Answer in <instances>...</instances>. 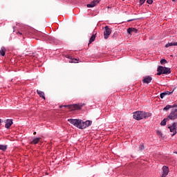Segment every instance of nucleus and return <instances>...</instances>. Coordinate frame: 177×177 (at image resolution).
Instances as JSON below:
<instances>
[{
  "label": "nucleus",
  "instance_id": "f257e3e1",
  "mask_svg": "<svg viewBox=\"0 0 177 177\" xmlns=\"http://www.w3.org/2000/svg\"><path fill=\"white\" fill-rule=\"evenodd\" d=\"M68 121L72 124V125H74V127L79 128V129H85V128H88V127L92 125V121L91 120L83 122L82 120L78 119H68Z\"/></svg>",
  "mask_w": 177,
  "mask_h": 177
},
{
  "label": "nucleus",
  "instance_id": "f03ea898",
  "mask_svg": "<svg viewBox=\"0 0 177 177\" xmlns=\"http://www.w3.org/2000/svg\"><path fill=\"white\" fill-rule=\"evenodd\" d=\"M133 117L134 120H137V121H140V120H143V118H145V112L137 111L133 113Z\"/></svg>",
  "mask_w": 177,
  "mask_h": 177
},
{
  "label": "nucleus",
  "instance_id": "7ed1b4c3",
  "mask_svg": "<svg viewBox=\"0 0 177 177\" xmlns=\"http://www.w3.org/2000/svg\"><path fill=\"white\" fill-rule=\"evenodd\" d=\"M84 105V104H74L72 105H64L63 107H68L70 110H81Z\"/></svg>",
  "mask_w": 177,
  "mask_h": 177
},
{
  "label": "nucleus",
  "instance_id": "20e7f679",
  "mask_svg": "<svg viewBox=\"0 0 177 177\" xmlns=\"http://www.w3.org/2000/svg\"><path fill=\"white\" fill-rule=\"evenodd\" d=\"M169 120H176L177 119V109H173L171 111V113L167 116Z\"/></svg>",
  "mask_w": 177,
  "mask_h": 177
},
{
  "label": "nucleus",
  "instance_id": "39448f33",
  "mask_svg": "<svg viewBox=\"0 0 177 177\" xmlns=\"http://www.w3.org/2000/svg\"><path fill=\"white\" fill-rule=\"evenodd\" d=\"M111 34V28H109V26H105V30L104 31V39H108Z\"/></svg>",
  "mask_w": 177,
  "mask_h": 177
},
{
  "label": "nucleus",
  "instance_id": "423d86ee",
  "mask_svg": "<svg viewBox=\"0 0 177 177\" xmlns=\"http://www.w3.org/2000/svg\"><path fill=\"white\" fill-rule=\"evenodd\" d=\"M176 128H177L176 122L173 123L171 126L169 127V129H170V132L173 133L171 136H174V135H176Z\"/></svg>",
  "mask_w": 177,
  "mask_h": 177
},
{
  "label": "nucleus",
  "instance_id": "0eeeda50",
  "mask_svg": "<svg viewBox=\"0 0 177 177\" xmlns=\"http://www.w3.org/2000/svg\"><path fill=\"white\" fill-rule=\"evenodd\" d=\"M168 174H169V168L167 166H163L162 177H166Z\"/></svg>",
  "mask_w": 177,
  "mask_h": 177
},
{
  "label": "nucleus",
  "instance_id": "6e6552de",
  "mask_svg": "<svg viewBox=\"0 0 177 177\" xmlns=\"http://www.w3.org/2000/svg\"><path fill=\"white\" fill-rule=\"evenodd\" d=\"M153 80V77L150 76H145L143 77L142 82L143 84H150L151 81Z\"/></svg>",
  "mask_w": 177,
  "mask_h": 177
},
{
  "label": "nucleus",
  "instance_id": "1a4fd4ad",
  "mask_svg": "<svg viewBox=\"0 0 177 177\" xmlns=\"http://www.w3.org/2000/svg\"><path fill=\"white\" fill-rule=\"evenodd\" d=\"M101 0H94L93 1H91V3L87 4V8H95V6H96V5H97V3H99V2H100Z\"/></svg>",
  "mask_w": 177,
  "mask_h": 177
},
{
  "label": "nucleus",
  "instance_id": "9d476101",
  "mask_svg": "<svg viewBox=\"0 0 177 177\" xmlns=\"http://www.w3.org/2000/svg\"><path fill=\"white\" fill-rule=\"evenodd\" d=\"M12 124H13V120L10 119H8L6 121L5 128H7L8 129H9Z\"/></svg>",
  "mask_w": 177,
  "mask_h": 177
},
{
  "label": "nucleus",
  "instance_id": "9b49d317",
  "mask_svg": "<svg viewBox=\"0 0 177 177\" xmlns=\"http://www.w3.org/2000/svg\"><path fill=\"white\" fill-rule=\"evenodd\" d=\"M162 68L163 69H162V71L163 74H166V75L171 74V68L164 67V66H162Z\"/></svg>",
  "mask_w": 177,
  "mask_h": 177
},
{
  "label": "nucleus",
  "instance_id": "f8f14e48",
  "mask_svg": "<svg viewBox=\"0 0 177 177\" xmlns=\"http://www.w3.org/2000/svg\"><path fill=\"white\" fill-rule=\"evenodd\" d=\"M127 32L130 35H132V32H135V34H136L138 32V29L135 28H129L127 29Z\"/></svg>",
  "mask_w": 177,
  "mask_h": 177
},
{
  "label": "nucleus",
  "instance_id": "ddd939ff",
  "mask_svg": "<svg viewBox=\"0 0 177 177\" xmlns=\"http://www.w3.org/2000/svg\"><path fill=\"white\" fill-rule=\"evenodd\" d=\"M68 59H70L69 63H78V59L75 58H71L70 55L67 56Z\"/></svg>",
  "mask_w": 177,
  "mask_h": 177
},
{
  "label": "nucleus",
  "instance_id": "4468645a",
  "mask_svg": "<svg viewBox=\"0 0 177 177\" xmlns=\"http://www.w3.org/2000/svg\"><path fill=\"white\" fill-rule=\"evenodd\" d=\"M37 95H39V96L40 97H43L44 100H45V93H44L43 91H41L39 90H37Z\"/></svg>",
  "mask_w": 177,
  "mask_h": 177
},
{
  "label": "nucleus",
  "instance_id": "2eb2a0df",
  "mask_svg": "<svg viewBox=\"0 0 177 177\" xmlns=\"http://www.w3.org/2000/svg\"><path fill=\"white\" fill-rule=\"evenodd\" d=\"M163 68L162 66H158V69H157V75H161V74H164L162 72Z\"/></svg>",
  "mask_w": 177,
  "mask_h": 177
},
{
  "label": "nucleus",
  "instance_id": "dca6fc26",
  "mask_svg": "<svg viewBox=\"0 0 177 177\" xmlns=\"http://www.w3.org/2000/svg\"><path fill=\"white\" fill-rule=\"evenodd\" d=\"M39 140H41V138H36L31 142V145H37Z\"/></svg>",
  "mask_w": 177,
  "mask_h": 177
},
{
  "label": "nucleus",
  "instance_id": "f3484780",
  "mask_svg": "<svg viewBox=\"0 0 177 177\" xmlns=\"http://www.w3.org/2000/svg\"><path fill=\"white\" fill-rule=\"evenodd\" d=\"M7 149H8V145H0V150H1L2 151H6Z\"/></svg>",
  "mask_w": 177,
  "mask_h": 177
},
{
  "label": "nucleus",
  "instance_id": "a211bd4d",
  "mask_svg": "<svg viewBox=\"0 0 177 177\" xmlns=\"http://www.w3.org/2000/svg\"><path fill=\"white\" fill-rule=\"evenodd\" d=\"M95 39H96V35H93L90 38L88 45H91V44H92V42H93Z\"/></svg>",
  "mask_w": 177,
  "mask_h": 177
},
{
  "label": "nucleus",
  "instance_id": "6ab92c4d",
  "mask_svg": "<svg viewBox=\"0 0 177 177\" xmlns=\"http://www.w3.org/2000/svg\"><path fill=\"white\" fill-rule=\"evenodd\" d=\"M169 46H177V42L168 43L165 45V48H169Z\"/></svg>",
  "mask_w": 177,
  "mask_h": 177
},
{
  "label": "nucleus",
  "instance_id": "aec40b11",
  "mask_svg": "<svg viewBox=\"0 0 177 177\" xmlns=\"http://www.w3.org/2000/svg\"><path fill=\"white\" fill-rule=\"evenodd\" d=\"M167 121H169V119H168V118H165V119L160 122V125H162V127H165V125H167Z\"/></svg>",
  "mask_w": 177,
  "mask_h": 177
},
{
  "label": "nucleus",
  "instance_id": "412c9836",
  "mask_svg": "<svg viewBox=\"0 0 177 177\" xmlns=\"http://www.w3.org/2000/svg\"><path fill=\"white\" fill-rule=\"evenodd\" d=\"M6 52V49L5 48H1L0 50V54L1 56H5V53Z\"/></svg>",
  "mask_w": 177,
  "mask_h": 177
},
{
  "label": "nucleus",
  "instance_id": "4be33fe9",
  "mask_svg": "<svg viewBox=\"0 0 177 177\" xmlns=\"http://www.w3.org/2000/svg\"><path fill=\"white\" fill-rule=\"evenodd\" d=\"M169 109H172L171 105H167V106L163 109V111H168V110H169Z\"/></svg>",
  "mask_w": 177,
  "mask_h": 177
},
{
  "label": "nucleus",
  "instance_id": "5701e85b",
  "mask_svg": "<svg viewBox=\"0 0 177 177\" xmlns=\"http://www.w3.org/2000/svg\"><path fill=\"white\" fill-rule=\"evenodd\" d=\"M149 117H151V113H145V117L144 118H147Z\"/></svg>",
  "mask_w": 177,
  "mask_h": 177
},
{
  "label": "nucleus",
  "instance_id": "b1692460",
  "mask_svg": "<svg viewBox=\"0 0 177 177\" xmlns=\"http://www.w3.org/2000/svg\"><path fill=\"white\" fill-rule=\"evenodd\" d=\"M165 96H167L165 92L160 93V99H164Z\"/></svg>",
  "mask_w": 177,
  "mask_h": 177
},
{
  "label": "nucleus",
  "instance_id": "393cba45",
  "mask_svg": "<svg viewBox=\"0 0 177 177\" xmlns=\"http://www.w3.org/2000/svg\"><path fill=\"white\" fill-rule=\"evenodd\" d=\"M165 93H166L165 95L167 96V95H171V94L174 93V91H165Z\"/></svg>",
  "mask_w": 177,
  "mask_h": 177
},
{
  "label": "nucleus",
  "instance_id": "a878e982",
  "mask_svg": "<svg viewBox=\"0 0 177 177\" xmlns=\"http://www.w3.org/2000/svg\"><path fill=\"white\" fill-rule=\"evenodd\" d=\"M140 150H145V145L142 144L140 147H139Z\"/></svg>",
  "mask_w": 177,
  "mask_h": 177
},
{
  "label": "nucleus",
  "instance_id": "bb28decb",
  "mask_svg": "<svg viewBox=\"0 0 177 177\" xmlns=\"http://www.w3.org/2000/svg\"><path fill=\"white\" fill-rule=\"evenodd\" d=\"M164 63H167V61H166L165 59H162L160 60V64H164Z\"/></svg>",
  "mask_w": 177,
  "mask_h": 177
},
{
  "label": "nucleus",
  "instance_id": "cd10ccee",
  "mask_svg": "<svg viewBox=\"0 0 177 177\" xmlns=\"http://www.w3.org/2000/svg\"><path fill=\"white\" fill-rule=\"evenodd\" d=\"M157 135L158 136H162V133H161V131H157Z\"/></svg>",
  "mask_w": 177,
  "mask_h": 177
},
{
  "label": "nucleus",
  "instance_id": "c85d7f7f",
  "mask_svg": "<svg viewBox=\"0 0 177 177\" xmlns=\"http://www.w3.org/2000/svg\"><path fill=\"white\" fill-rule=\"evenodd\" d=\"M145 2H146V0H140V5H143V3H145Z\"/></svg>",
  "mask_w": 177,
  "mask_h": 177
},
{
  "label": "nucleus",
  "instance_id": "c756f323",
  "mask_svg": "<svg viewBox=\"0 0 177 177\" xmlns=\"http://www.w3.org/2000/svg\"><path fill=\"white\" fill-rule=\"evenodd\" d=\"M147 2L149 3V5H151V3H153V0H147Z\"/></svg>",
  "mask_w": 177,
  "mask_h": 177
},
{
  "label": "nucleus",
  "instance_id": "7c9ffc66",
  "mask_svg": "<svg viewBox=\"0 0 177 177\" xmlns=\"http://www.w3.org/2000/svg\"><path fill=\"white\" fill-rule=\"evenodd\" d=\"M174 107H177L176 104H174L171 105V109H174Z\"/></svg>",
  "mask_w": 177,
  "mask_h": 177
},
{
  "label": "nucleus",
  "instance_id": "2f4dec72",
  "mask_svg": "<svg viewBox=\"0 0 177 177\" xmlns=\"http://www.w3.org/2000/svg\"><path fill=\"white\" fill-rule=\"evenodd\" d=\"M133 20H135V19H129L127 21H133Z\"/></svg>",
  "mask_w": 177,
  "mask_h": 177
},
{
  "label": "nucleus",
  "instance_id": "473e14b6",
  "mask_svg": "<svg viewBox=\"0 0 177 177\" xmlns=\"http://www.w3.org/2000/svg\"><path fill=\"white\" fill-rule=\"evenodd\" d=\"M17 34H19V35H23V33H21L20 32H17Z\"/></svg>",
  "mask_w": 177,
  "mask_h": 177
},
{
  "label": "nucleus",
  "instance_id": "72a5a7b5",
  "mask_svg": "<svg viewBox=\"0 0 177 177\" xmlns=\"http://www.w3.org/2000/svg\"><path fill=\"white\" fill-rule=\"evenodd\" d=\"M107 8H108V9H111V7H110V6H108Z\"/></svg>",
  "mask_w": 177,
  "mask_h": 177
},
{
  "label": "nucleus",
  "instance_id": "f704fd0d",
  "mask_svg": "<svg viewBox=\"0 0 177 177\" xmlns=\"http://www.w3.org/2000/svg\"><path fill=\"white\" fill-rule=\"evenodd\" d=\"M33 135H37V132H34V133H33Z\"/></svg>",
  "mask_w": 177,
  "mask_h": 177
},
{
  "label": "nucleus",
  "instance_id": "c9c22d12",
  "mask_svg": "<svg viewBox=\"0 0 177 177\" xmlns=\"http://www.w3.org/2000/svg\"><path fill=\"white\" fill-rule=\"evenodd\" d=\"M173 1V2H176V1H177V0H172Z\"/></svg>",
  "mask_w": 177,
  "mask_h": 177
},
{
  "label": "nucleus",
  "instance_id": "e433bc0d",
  "mask_svg": "<svg viewBox=\"0 0 177 177\" xmlns=\"http://www.w3.org/2000/svg\"><path fill=\"white\" fill-rule=\"evenodd\" d=\"M59 107L62 108V107H63V106H60Z\"/></svg>",
  "mask_w": 177,
  "mask_h": 177
},
{
  "label": "nucleus",
  "instance_id": "4c0bfd02",
  "mask_svg": "<svg viewBox=\"0 0 177 177\" xmlns=\"http://www.w3.org/2000/svg\"><path fill=\"white\" fill-rule=\"evenodd\" d=\"M0 124H1V119H0Z\"/></svg>",
  "mask_w": 177,
  "mask_h": 177
},
{
  "label": "nucleus",
  "instance_id": "58836bf2",
  "mask_svg": "<svg viewBox=\"0 0 177 177\" xmlns=\"http://www.w3.org/2000/svg\"><path fill=\"white\" fill-rule=\"evenodd\" d=\"M122 1H125V0H122Z\"/></svg>",
  "mask_w": 177,
  "mask_h": 177
}]
</instances>
